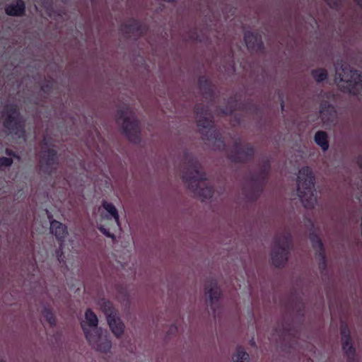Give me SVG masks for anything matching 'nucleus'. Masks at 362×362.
<instances>
[{
  "label": "nucleus",
  "mask_w": 362,
  "mask_h": 362,
  "mask_svg": "<svg viewBox=\"0 0 362 362\" xmlns=\"http://www.w3.org/2000/svg\"><path fill=\"white\" fill-rule=\"evenodd\" d=\"M182 180L185 187L194 197L202 201L212 197L213 189L206 182V174L196 160L185 162Z\"/></svg>",
  "instance_id": "1"
},
{
  "label": "nucleus",
  "mask_w": 362,
  "mask_h": 362,
  "mask_svg": "<svg viewBox=\"0 0 362 362\" xmlns=\"http://www.w3.org/2000/svg\"><path fill=\"white\" fill-rule=\"evenodd\" d=\"M296 195L304 208L311 210L317 206L315 177L311 168L303 166L298 170L296 179Z\"/></svg>",
  "instance_id": "2"
},
{
  "label": "nucleus",
  "mask_w": 362,
  "mask_h": 362,
  "mask_svg": "<svg viewBox=\"0 0 362 362\" xmlns=\"http://www.w3.org/2000/svg\"><path fill=\"white\" fill-rule=\"evenodd\" d=\"M115 120L121 133L129 141L137 143L140 141V122L131 105H120L116 111Z\"/></svg>",
  "instance_id": "3"
},
{
  "label": "nucleus",
  "mask_w": 362,
  "mask_h": 362,
  "mask_svg": "<svg viewBox=\"0 0 362 362\" xmlns=\"http://www.w3.org/2000/svg\"><path fill=\"white\" fill-rule=\"evenodd\" d=\"M334 81L343 92L354 95L362 94V71L354 69L349 65L341 64L335 67Z\"/></svg>",
  "instance_id": "4"
},
{
  "label": "nucleus",
  "mask_w": 362,
  "mask_h": 362,
  "mask_svg": "<svg viewBox=\"0 0 362 362\" xmlns=\"http://www.w3.org/2000/svg\"><path fill=\"white\" fill-rule=\"evenodd\" d=\"M5 132L13 139H20L25 135V120L16 105H8L2 113Z\"/></svg>",
  "instance_id": "5"
},
{
  "label": "nucleus",
  "mask_w": 362,
  "mask_h": 362,
  "mask_svg": "<svg viewBox=\"0 0 362 362\" xmlns=\"http://www.w3.org/2000/svg\"><path fill=\"white\" fill-rule=\"evenodd\" d=\"M99 309L105 316L107 324L113 336L117 339L123 338L125 334V325L121 319L118 310L112 303L105 299L98 302Z\"/></svg>",
  "instance_id": "6"
},
{
  "label": "nucleus",
  "mask_w": 362,
  "mask_h": 362,
  "mask_svg": "<svg viewBox=\"0 0 362 362\" xmlns=\"http://www.w3.org/2000/svg\"><path fill=\"white\" fill-rule=\"evenodd\" d=\"M291 246L292 237L290 234H281L275 238L270 253L272 264L275 267L286 265Z\"/></svg>",
  "instance_id": "7"
},
{
  "label": "nucleus",
  "mask_w": 362,
  "mask_h": 362,
  "mask_svg": "<svg viewBox=\"0 0 362 362\" xmlns=\"http://www.w3.org/2000/svg\"><path fill=\"white\" fill-rule=\"evenodd\" d=\"M85 338L89 346L95 351L100 354L110 353L112 344L107 331L100 329L85 336Z\"/></svg>",
  "instance_id": "8"
},
{
  "label": "nucleus",
  "mask_w": 362,
  "mask_h": 362,
  "mask_svg": "<svg viewBox=\"0 0 362 362\" xmlns=\"http://www.w3.org/2000/svg\"><path fill=\"white\" fill-rule=\"evenodd\" d=\"M59 165V156L56 149L49 148L41 152L39 168L42 173L51 175L57 172Z\"/></svg>",
  "instance_id": "9"
},
{
  "label": "nucleus",
  "mask_w": 362,
  "mask_h": 362,
  "mask_svg": "<svg viewBox=\"0 0 362 362\" xmlns=\"http://www.w3.org/2000/svg\"><path fill=\"white\" fill-rule=\"evenodd\" d=\"M255 149L248 144H243L241 141H236L229 148L228 155L234 162H243L253 156Z\"/></svg>",
  "instance_id": "10"
},
{
  "label": "nucleus",
  "mask_w": 362,
  "mask_h": 362,
  "mask_svg": "<svg viewBox=\"0 0 362 362\" xmlns=\"http://www.w3.org/2000/svg\"><path fill=\"white\" fill-rule=\"evenodd\" d=\"M98 317L90 309H87L84 313V319L81 322V326L84 335L86 336L95 330L101 329L98 327Z\"/></svg>",
  "instance_id": "11"
},
{
  "label": "nucleus",
  "mask_w": 362,
  "mask_h": 362,
  "mask_svg": "<svg viewBox=\"0 0 362 362\" xmlns=\"http://www.w3.org/2000/svg\"><path fill=\"white\" fill-rule=\"evenodd\" d=\"M223 293L221 287L215 281H209L204 286V297L206 303L212 305L219 301Z\"/></svg>",
  "instance_id": "12"
},
{
  "label": "nucleus",
  "mask_w": 362,
  "mask_h": 362,
  "mask_svg": "<svg viewBox=\"0 0 362 362\" xmlns=\"http://www.w3.org/2000/svg\"><path fill=\"white\" fill-rule=\"evenodd\" d=\"M320 118L326 127H329L334 124L337 120V112L334 107L327 103L321 105Z\"/></svg>",
  "instance_id": "13"
},
{
  "label": "nucleus",
  "mask_w": 362,
  "mask_h": 362,
  "mask_svg": "<svg viewBox=\"0 0 362 362\" xmlns=\"http://www.w3.org/2000/svg\"><path fill=\"white\" fill-rule=\"evenodd\" d=\"M49 230L56 239L63 243L69 235L67 226L57 220L50 221Z\"/></svg>",
  "instance_id": "14"
},
{
  "label": "nucleus",
  "mask_w": 362,
  "mask_h": 362,
  "mask_svg": "<svg viewBox=\"0 0 362 362\" xmlns=\"http://www.w3.org/2000/svg\"><path fill=\"white\" fill-rule=\"evenodd\" d=\"M244 39L247 48L251 52H258L262 49L263 44L262 36L259 33L250 31L246 32Z\"/></svg>",
  "instance_id": "15"
},
{
  "label": "nucleus",
  "mask_w": 362,
  "mask_h": 362,
  "mask_svg": "<svg viewBox=\"0 0 362 362\" xmlns=\"http://www.w3.org/2000/svg\"><path fill=\"white\" fill-rule=\"evenodd\" d=\"M341 334L342 349L349 358H353L355 356V349L353 346L349 329L346 327L343 328Z\"/></svg>",
  "instance_id": "16"
},
{
  "label": "nucleus",
  "mask_w": 362,
  "mask_h": 362,
  "mask_svg": "<svg viewBox=\"0 0 362 362\" xmlns=\"http://www.w3.org/2000/svg\"><path fill=\"white\" fill-rule=\"evenodd\" d=\"M197 122L199 132L205 136L209 134L211 136L213 134L214 131L212 130V121L203 116L197 115Z\"/></svg>",
  "instance_id": "17"
},
{
  "label": "nucleus",
  "mask_w": 362,
  "mask_h": 362,
  "mask_svg": "<svg viewBox=\"0 0 362 362\" xmlns=\"http://www.w3.org/2000/svg\"><path fill=\"white\" fill-rule=\"evenodd\" d=\"M102 205H103V209L105 210V211L107 214L105 216V217L107 219L113 218L114 221H115L117 226L118 227H120L121 223H120V220H119V215L118 211H117V208L115 207V206L112 203L107 202L106 201L103 202Z\"/></svg>",
  "instance_id": "18"
},
{
  "label": "nucleus",
  "mask_w": 362,
  "mask_h": 362,
  "mask_svg": "<svg viewBox=\"0 0 362 362\" xmlns=\"http://www.w3.org/2000/svg\"><path fill=\"white\" fill-rule=\"evenodd\" d=\"M313 139L322 151L325 152L329 149L328 134L326 132L321 130L316 132Z\"/></svg>",
  "instance_id": "19"
},
{
  "label": "nucleus",
  "mask_w": 362,
  "mask_h": 362,
  "mask_svg": "<svg viewBox=\"0 0 362 362\" xmlns=\"http://www.w3.org/2000/svg\"><path fill=\"white\" fill-rule=\"evenodd\" d=\"M25 4L21 0H18L15 4L8 5L6 8V13L8 16H19L23 14Z\"/></svg>",
  "instance_id": "20"
},
{
  "label": "nucleus",
  "mask_w": 362,
  "mask_h": 362,
  "mask_svg": "<svg viewBox=\"0 0 362 362\" xmlns=\"http://www.w3.org/2000/svg\"><path fill=\"white\" fill-rule=\"evenodd\" d=\"M311 241L313 247L315 250L316 257L319 259L320 264H322L323 267L325 264V255L322 243L319 238L315 236L311 238Z\"/></svg>",
  "instance_id": "21"
},
{
  "label": "nucleus",
  "mask_w": 362,
  "mask_h": 362,
  "mask_svg": "<svg viewBox=\"0 0 362 362\" xmlns=\"http://www.w3.org/2000/svg\"><path fill=\"white\" fill-rule=\"evenodd\" d=\"M233 362H250L249 354L243 347H237L231 356Z\"/></svg>",
  "instance_id": "22"
},
{
  "label": "nucleus",
  "mask_w": 362,
  "mask_h": 362,
  "mask_svg": "<svg viewBox=\"0 0 362 362\" xmlns=\"http://www.w3.org/2000/svg\"><path fill=\"white\" fill-rule=\"evenodd\" d=\"M311 76L317 83H322L328 78V71L325 68H317L311 71Z\"/></svg>",
  "instance_id": "23"
},
{
  "label": "nucleus",
  "mask_w": 362,
  "mask_h": 362,
  "mask_svg": "<svg viewBox=\"0 0 362 362\" xmlns=\"http://www.w3.org/2000/svg\"><path fill=\"white\" fill-rule=\"evenodd\" d=\"M41 313L42 317L51 326L56 325V317L50 308L44 307Z\"/></svg>",
  "instance_id": "24"
},
{
  "label": "nucleus",
  "mask_w": 362,
  "mask_h": 362,
  "mask_svg": "<svg viewBox=\"0 0 362 362\" xmlns=\"http://www.w3.org/2000/svg\"><path fill=\"white\" fill-rule=\"evenodd\" d=\"M13 163L11 157L0 158V168H6L11 166Z\"/></svg>",
  "instance_id": "25"
},
{
  "label": "nucleus",
  "mask_w": 362,
  "mask_h": 362,
  "mask_svg": "<svg viewBox=\"0 0 362 362\" xmlns=\"http://www.w3.org/2000/svg\"><path fill=\"white\" fill-rule=\"evenodd\" d=\"M98 229L106 237L110 238L112 240L115 238V235L112 233L108 229L105 228L103 226H100L98 227Z\"/></svg>",
  "instance_id": "26"
},
{
  "label": "nucleus",
  "mask_w": 362,
  "mask_h": 362,
  "mask_svg": "<svg viewBox=\"0 0 362 362\" xmlns=\"http://www.w3.org/2000/svg\"><path fill=\"white\" fill-rule=\"evenodd\" d=\"M212 142H213V148L214 150H219L222 147L224 146L223 141L221 139H220L215 138L214 140H213Z\"/></svg>",
  "instance_id": "27"
},
{
  "label": "nucleus",
  "mask_w": 362,
  "mask_h": 362,
  "mask_svg": "<svg viewBox=\"0 0 362 362\" xmlns=\"http://www.w3.org/2000/svg\"><path fill=\"white\" fill-rule=\"evenodd\" d=\"M342 1L343 0H331L334 4H328V5L332 8H337L341 4Z\"/></svg>",
  "instance_id": "28"
},
{
  "label": "nucleus",
  "mask_w": 362,
  "mask_h": 362,
  "mask_svg": "<svg viewBox=\"0 0 362 362\" xmlns=\"http://www.w3.org/2000/svg\"><path fill=\"white\" fill-rule=\"evenodd\" d=\"M362 7V0H355Z\"/></svg>",
  "instance_id": "29"
},
{
  "label": "nucleus",
  "mask_w": 362,
  "mask_h": 362,
  "mask_svg": "<svg viewBox=\"0 0 362 362\" xmlns=\"http://www.w3.org/2000/svg\"><path fill=\"white\" fill-rule=\"evenodd\" d=\"M327 1V4H331L332 5H333L334 4L332 3V1H331V0H325Z\"/></svg>",
  "instance_id": "30"
},
{
  "label": "nucleus",
  "mask_w": 362,
  "mask_h": 362,
  "mask_svg": "<svg viewBox=\"0 0 362 362\" xmlns=\"http://www.w3.org/2000/svg\"><path fill=\"white\" fill-rule=\"evenodd\" d=\"M232 112V110H226V111H224V112H225L226 114L230 113V112Z\"/></svg>",
  "instance_id": "31"
},
{
  "label": "nucleus",
  "mask_w": 362,
  "mask_h": 362,
  "mask_svg": "<svg viewBox=\"0 0 362 362\" xmlns=\"http://www.w3.org/2000/svg\"><path fill=\"white\" fill-rule=\"evenodd\" d=\"M0 362H8L6 359L0 358Z\"/></svg>",
  "instance_id": "32"
}]
</instances>
